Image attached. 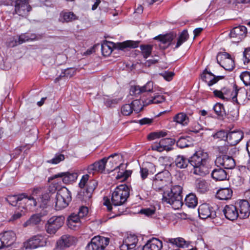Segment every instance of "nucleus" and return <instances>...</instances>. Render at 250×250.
Returning <instances> with one entry per match:
<instances>
[{"mask_svg": "<svg viewBox=\"0 0 250 250\" xmlns=\"http://www.w3.org/2000/svg\"><path fill=\"white\" fill-rule=\"evenodd\" d=\"M208 155L204 149H199L189 158L190 164L193 167L192 172L194 174L204 176L209 173V168L207 165Z\"/></svg>", "mask_w": 250, "mask_h": 250, "instance_id": "nucleus-1", "label": "nucleus"}, {"mask_svg": "<svg viewBox=\"0 0 250 250\" xmlns=\"http://www.w3.org/2000/svg\"><path fill=\"white\" fill-rule=\"evenodd\" d=\"M107 170L109 171H112L117 169H122L119 171L116 176L117 179H121L122 181L127 179L131 174V172L129 170H124L126 166L122 163L123 157L119 153H114L106 157Z\"/></svg>", "mask_w": 250, "mask_h": 250, "instance_id": "nucleus-2", "label": "nucleus"}, {"mask_svg": "<svg viewBox=\"0 0 250 250\" xmlns=\"http://www.w3.org/2000/svg\"><path fill=\"white\" fill-rule=\"evenodd\" d=\"M182 188L179 185L172 187L170 191H164L162 202L171 205L174 209H178L183 205Z\"/></svg>", "mask_w": 250, "mask_h": 250, "instance_id": "nucleus-3", "label": "nucleus"}, {"mask_svg": "<svg viewBox=\"0 0 250 250\" xmlns=\"http://www.w3.org/2000/svg\"><path fill=\"white\" fill-rule=\"evenodd\" d=\"M214 95L215 97L222 99L226 101L231 100L233 103L239 104V102L237 99V97L239 98L241 94H245V91L241 88L238 89L236 84L233 85V89L230 90L229 89L222 90H214L213 91Z\"/></svg>", "mask_w": 250, "mask_h": 250, "instance_id": "nucleus-4", "label": "nucleus"}, {"mask_svg": "<svg viewBox=\"0 0 250 250\" xmlns=\"http://www.w3.org/2000/svg\"><path fill=\"white\" fill-rule=\"evenodd\" d=\"M129 196V190L125 185L117 186L112 192V204L115 206H121L125 204Z\"/></svg>", "mask_w": 250, "mask_h": 250, "instance_id": "nucleus-5", "label": "nucleus"}, {"mask_svg": "<svg viewBox=\"0 0 250 250\" xmlns=\"http://www.w3.org/2000/svg\"><path fill=\"white\" fill-rule=\"evenodd\" d=\"M171 175L167 171L157 173L152 183V188L156 191H164L171 183Z\"/></svg>", "mask_w": 250, "mask_h": 250, "instance_id": "nucleus-6", "label": "nucleus"}, {"mask_svg": "<svg viewBox=\"0 0 250 250\" xmlns=\"http://www.w3.org/2000/svg\"><path fill=\"white\" fill-rule=\"evenodd\" d=\"M71 201V195L70 191L63 187L59 190L56 196V209L61 210L67 207Z\"/></svg>", "mask_w": 250, "mask_h": 250, "instance_id": "nucleus-7", "label": "nucleus"}, {"mask_svg": "<svg viewBox=\"0 0 250 250\" xmlns=\"http://www.w3.org/2000/svg\"><path fill=\"white\" fill-rule=\"evenodd\" d=\"M109 239L101 236L93 237L90 243L88 244L86 250H104L109 244Z\"/></svg>", "mask_w": 250, "mask_h": 250, "instance_id": "nucleus-8", "label": "nucleus"}, {"mask_svg": "<svg viewBox=\"0 0 250 250\" xmlns=\"http://www.w3.org/2000/svg\"><path fill=\"white\" fill-rule=\"evenodd\" d=\"M217 62L225 70L231 71L234 68V60L227 52L219 54L217 56Z\"/></svg>", "mask_w": 250, "mask_h": 250, "instance_id": "nucleus-9", "label": "nucleus"}, {"mask_svg": "<svg viewBox=\"0 0 250 250\" xmlns=\"http://www.w3.org/2000/svg\"><path fill=\"white\" fill-rule=\"evenodd\" d=\"M64 217L62 216H53L47 221L46 231L48 233L54 234L64 224Z\"/></svg>", "mask_w": 250, "mask_h": 250, "instance_id": "nucleus-10", "label": "nucleus"}, {"mask_svg": "<svg viewBox=\"0 0 250 250\" xmlns=\"http://www.w3.org/2000/svg\"><path fill=\"white\" fill-rule=\"evenodd\" d=\"M46 238L42 235L38 234L30 238L24 243L26 249H34L46 245Z\"/></svg>", "mask_w": 250, "mask_h": 250, "instance_id": "nucleus-11", "label": "nucleus"}, {"mask_svg": "<svg viewBox=\"0 0 250 250\" xmlns=\"http://www.w3.org/2000/svg\"><path fill=\"white\" fill-rule=\"evenodd\" d=\"M247 33V28L245 26L239 25L234 27L229 35L232 42H239L245 38Z\"/></svg>", "mask_w": 250, "mask_h": 250, "instance_id": "nucleus-12", "label": "nucleus"}, {"mask_svg": "<svg viewBox=\"0 0 250 250\" xmlns=\"http://www.w3.org/2000/svg\"><path fill=\"white\" fill-rule=\"evenodd\" d=\"M174 143V140L171 138L162 139L159 142H155L151 146V148L153 150L159 152H162L164 150L169 151Z\"/></svg>", "mask_w": 250, "mask_h": 250, "instance_id": "nucleus-13", "label": "nucleus"}, {"mask_svg": "<svg viewBox=\"0 0 250 250\" xmlns=\"http://www.w3.org/2000/svg\"><path fill=\"white\" fill-rule=\"evenodd\" d=\"M215 163L217 167L222 166L226 169H232L236 165L234 159L231 156L228 155L217 157Z\"/></svg>", "mask_w": 250, "mask_h": 250, "instance_id": "nucleus-14", "label": "nucleus"}, {"mask_svg": "<svg viewBox=\"0 0 250 250\" xmlns=\"http://www.w3.org/2000/svg\"><path fill=\"white\" fill-rule=\"evenodd\" d=\"M15 12L20 16H26L31 11L29 0H16L15 1Z\"/></svg>", "mask_w": 250, "mask_h": 250, "instance_id": "nucleus-15", "label": "nucleus"}, {"mask_svg": "<svg viewBox=\"0 0 250 250\" xmlns=\"http://www.w3.org/2000/svg\"><path fill=\"white\" fill-rule=\"evenodd\" d=\"M78 177V174L76 172H60L50 177L49 180H52L57 178H62V181L63 183L67 184L76 181Z\"/></svg>", "mask_w": 250, "mask_h": 250, "instance_id": "nucleus-16", "label": "nucleus"}, {"mask_svg": "<svg viewBox=\"0 0 250 250\" xmlns=\"http://www.w3.org/2000/svg\"><path fill=\"white\" fill-rule=\"evenodd\" d=\"M237 210L239 213V217L240 219L248 218L250 214V204L246 200H242L236 203Z\"/></svg>", "mask_w": 250, "mask_h": 250, "instance_id": "nucleus-17", "label": "nucleus"}, {"mask_svg": "<svg viewBox=\"0 0 250 250\" xmlns=\"http://www.w3.org/2000/svg\"><path fill=\"white\" fill-rule=\"evenodd\" d=\"M138 242V239L134 234H129L125 237L121 248L122 250H134Z\"/></svg>", "mask_w": 250, "mask_h": 250, "instance_id": "nucleus-18", "label": "nucleus"}, {"mask_svg": "<svg viewBox=\"0 0 250 250\" xmlns=\"http://www.w3.org/2000/svg\"><path fill=\"white\" fill-rule=\"evenodd\" d=\"M201 78L208 86H211L217 83L219 80L223 79L224 76H215L206 69L201 75Z\"/></svg>", "mask_w": 250, "mask_h": 250, "instance_id": "nucleus-19", "label": "nucleus"}, {"mask_svg": "<svg viewBox=\"0 0 250 250\" xmlns=\"http://www.w3.org/2000/svg\"><path fill=\"white\" fill-rule=\"evenodd\" d=\"M199 216L202 219L214 217L216 212L213 208L208 204H203L198 208Z\"/></svg>", "mask_w": 250, "mask_h": 250, "instance_id": "nucleus-20", "label": "nucleus"}, {"mask_svg": "<svg viewBox=\"0 0 250 250\" xmlns=\"http://www.w3.org/2000/svg\"><path fill=\"white\" fill-rule=\"evenodd\" d=\"M223 212L225 217L229 220L233 221L239 217V213L236 204L235 205L231 204L226 205Z\"/></svg>", "mask_w": 250, "mask_h": 250, "instance_id": "nucleus-21", "label": "nucleus"}, {"mask_svg": "<svg viewBox=\"0 0 250 250\" xmlns=\"http://www.w3.org/2000/svg\"><path fill=\"white\" fill-rule=\"evenodd\" d=\"M76 238L69 235H62L57 242V247L60 250L69 247L76 242Z\"/></svg>", "mask_w": 250, "mask_h": 250, "instance_id": "nucleus-22", "label": "nucleus"}, {"mask_svg": "<svg viewBox=\"0 0 250 250\" xmlns=\"http://www.w3.org/2000/svg\"><path fill=\"white\" fill-rule=\"evenodd\" d=\"M243 136L241 131H231L228 133L227 141L230 146H235L242 139Z\"/></svg>", "mask_w": 250, "mask_h": 250, "instance_id": "nucleus-23", "label": "nucleus"}, {"mask_svg": "<svg viewBox=\"0 0 250 250\" xmlns=\"http://www.w3.org/2000/svg\"><path fill=\"white\" fill-rule=\"evenodd\" d=\"M156 171L155 166L150 162H146L140 167V175L142 180L146 179L149 174H153Z\"/></svg>", "mask_w": 250, "mask_h": 250, "instance_id": "nucleus-24", "label": "nucleus"}, {"mask_svg": "<svg viewBox=\"0 0 250 250\" xmlns=\"http://www.w3.org/2000/svg\"><path fill=\"white\" fill-rule=\"evenodd\" d=\"M162 247V242L157 238H153L147 241L143 250H161Z\"/></svg>", "mask_w": 250, "mask_h": 250, "instance_id": "nucleus-25", "label": "nucleus"}, {"mask_svg": "<svg viewBox=\"0 0 250 250\" xmlns=\"http://www.w3.org/2000/svg\"><path fill=\"white\" fill-rule=\"evenodd\" d=\"M4 247H7L13 244L16 240V234L13 231H6L1 237Z\"/></svg>", "mask_w": 250, "mask_h": 250, "instance_id": "nucleus-26", "label": "nucleus"}, {"mask_svg": "<svg viewBox=\"0 0 250 250\" xmlns=\"http://www.w3.org/2000/svg\"><path fill=\"white\" fill-rule=\"evenodd\" d=\"M232 193L231 188H221L216 192V197L220 200H227L231 198Z\"/></svg>", "mask_w": 250, "mask_h": 250, "instance_id": "nucleus-27", "label": "nucleus"}, {"mask_svg": "<svg viewBox=\"0 0 250 250\" xmlns=\"http://www.w3.org/2000/svg\"><path fill=\"white\" fill-rule=\"evenodd\" d=\"M211 176L216 181H223L227 179V173L223 168H218L212 171Z\"/></svg>", "mask_w": 250, "mask_h": 250, "instance_id": "nucleus-28", "label": "nucleus"}, {"mask_svg": "<svg viewBox=\"0 0 250 250\" xmlns=\"http://www.w3.org/2000/svg\"><path fill=\"white\" fill-rule=\"evenodd\" d=\"M173 121L185 126L189 123V118L184 112H180L176 114L173 118Z\"/></svg>", "mask_w": 250, "mask_h": 250, "instance_id": "nucleus-29", "label": "nucleus"}, {"mask_svg": "<svg viewBox=\"0 0 250 250\" xmlns=\"http://www.w3.org/2000/svg\"><path fill=\"white\" fill-rule=\"evenodd\" d=\"M195 189L200 193H204L208 190V186L206 181L202 179H198L195 183Z\"/></svg>", "mask_w": 250, "mask_h": 250, "instance_id": "nucleus-30", "label": "nucleus"}, {"mask_svg": "<svg viewBox=\"0 0 250 250\" xmlns=\"http://www.w3.org/2000/svg\"><path fill=\"white\" fill-rule=\"evenodd\" d=\"M77 19V16L71 12H62L59 19V21L62 22H71Z\"/></svg>", "mask_w": 250, "mask_h": 250, "instance_id": "nucleus-31", "label": "nucleus"}, {"mask_svg": "<svg viewBox=\"0 0 250 250\" xmlns=\"http://www.w3.org/2000/svg\"><path fill=\"white\" fill-rule=\"evenodd\" d=\"M15 198L17 202L24 199L26 201V203L28 204L29 205L34 207L37 205V202L34 197L32 196H28L25 193L20 194L18 196H16Z\"/></svg>", "mask_w": 250, "mask_h": 250, "instance_id": "nucleus-32", "label": "nucleus"}, {"mask_svg": "<svg viewBox=\"0 0 250 250\" xmlns=\"http://www.w3.org/2000/svg\"><path fill=\"white\" fill-rule=\"evenodd\" d=\"M175 162L176 167L181 169L186 168L190 164L189 158L188 159L182 155L178 156Z\"/></svg>", "mask_w": 250, "mask_h": 250, "instance_id": "nucleus-33", "label": "nucleus"}, {"mask_svg": "<svg viewBox=\"0 0 250 250\" xmlns=\"http://www.w3.org/2000/svg\"><path fill=\"white\" fill-rule=\"evenodd\" d=\"M168 242L176 246L178 248H183L187 247L189 243L186 241L184 238L182 237H177L175 238H169Z\"/></svg>", "mask_w": 250, "mask_h": 250, "instance_id": "nucleus-34", "label": "nucleus"}, {"mask_svg": "<svg viewBox=\"0 0 250 250\" xmlns=\"http://www.w3.org/2000/svg\"><path fill=\"white\" fill-rule=\"evenodd\" d=\"M19 37L20 39V42L21 43V44L26 42L39 40L41 38L40 36H37L35 34L33 33L21 34L19 35Z\"/></svg>", "mask_w": 250, "mask_h": 250, "instance_id": "nucleus-35", "label": "nucleus"}, {"mask_svg": "<svg viewBox=\"0 0 250 250\" xmlns=\"http://www.w3.org/2000/svg\"><path fill=\"white\" fill-rule=\"evenodd\" d=\"M185 204L188 208H194L198 204L196 195L193 193L188 195L185 198Z\"/></svg>", "mask_w": 250, "mask_h": 250, "instance_id": "nucleus-36", "label": "nucleus"}, {"mask_svg": "<svg viewBox=\"0 0 250 250\" xmlns=\"http://www.w3.org/2000/svg\"><path fill=\"white\" fill-rule=\"evenodd\" d=\"M139 42L133 41H126L121 42L118 44V48L121 50H124L127 47L135 48L139 46Z\"/></svg>", "mask_w": 250, "mask_h": 250, "instance_id": "nucleus-37", "label": "nucleus"}, {"mask_svg": "<svg viewBox=\"0 0 250 250\" xmlns=\"http://www.w3.org/2000/svg\"><path fill=\"white\" fill-rule=\"evenodd\" d=\"M175 36L173 34H167L165 35H159L155 39H159L162 43L168 45L171 43Z\"/></svg>", "mask_w": 250, "mask_h": 250, "instance_id": "nucleus-38", "label": "nucleus"}, {"mask_svg": "<svg viewBox=\"0 0 250 250\" xmlns=\"http://www.w3.org/2000/svg\"><path fill=\"white\" fill-rule=\"evenodd\" d=\"M113 43L111 42L104 43L101 46L102 54L104 56H108L112 53Z\"/></svg>", "mask_w": 250, "mask_h": 250, "instance_id": "nucleus-39", "label": "nucleus"}, {"mask_svg": "<svg viewBox=\"0 0 250 250\" xmlns=\"http://www.w3.org/2000/svg\"><path fill=\"white\" fill-rule=\"evenodd\" d=\"M167 134V131L165 130H160L156 132H153L149 133L147 136V139L149 140H153L156 139L166 137Z\"/></svg>", "mask_w": 250, "mask_h": 250, "instance_id": "nucleus-40", "label": "nucleus"}, {"mask_svg": "<svg viewBox=\"0 0 250 250\" xmlns=\"http://www.w3.org/2000/svg\"><path fill=\"white\" fill-rule=\"evenodd\" d=\"M19 36H12L9 37L6 41V44L8 47H14L18 44H21Z\"/></svg>", "mask_w": 250, "mask_h": 250, "instance_id": "nucleus-41", "label": "nucleus"}, {"mask_svg": "<svg viewBox=\"0 0 250 250\" xmlns=\"http://www.w3.org/2000/svg\"><path fill=\"white\" fill-rule=\"evenodd\" d=\"M106 157H104L101 160L95 162L94 164L96 167L98 172L102 173L106 167Z\"/></svg>", "mask_w": 250, "mask_h": 250, "instance_id": "nucleus-42", "label": "nucleus"}, {"mask_svg": "<svg viewBox=\"0 0 250 250\" xmlns=\"http://www.w3.org/2000/svg\"><path fill=\"white\" fill-rule=\"evenodd\" d=\"M188 38V34L187 30H184L180 35L177 42L175 48H177L180 46Z\"/></svg>", "mask_w": 250, "mask_h": 250, "instance_id": "nucleus-43", "label": "nucleus"}, {"mask_svg": "<svg viewBox=\"0 0 250 250\" xmlns=\"http://www.w3.org/2000/svg\"><path fill=\"white\" fill-rule=\"evenodd\" d=\"M142 53L145 58H147L151 54L152 50L151 45L146 44L140 46Z\"/></svg>", "mask_w": 250, "mask_h": 250, "instance_id": "nucleus-44", "label": "nucleus"}, {"mask_svg": "<svg viewBox=\"0 0 250 250\" xmlns=\"http://www.w3.org/2000/svg\"><path fill=\"white\" fill-rule=\"evenodd\" d=\"M165 98L164 96L161 95H157L150 99H148L146 101L147 104H160L164 102Z\"/></svg>", "mask_w": 250, "mask_h": 250, "instance_id": "nucleus-45", "label": "nucleus"}, {"mask_svg": "<svg viewBox=\"0 0 250 250\" xmlns=\"http://www.w3.org/2000/svg\"><path fill=\"white\" fill-rule=\"evenodd\" d=\"M41 220V216L40 214H34L24 224L23 226L24 227H26L29 225H37L40 222Z\"/></svg>", "mask_w": 250, "mask_h": 250, "instance_id": "nucleus-46", "label": "nucleus"}, {"mask_svg": "<svg viewBox=\"0 0 250 250\" xmlns=\"http://www.w3.org/2000/svg\"><path fill=\"white\" fill-rule=\"evenodd\" d=\"M51 191H52L50 189L49 191H45L42 193L41 197H40V200L42 204L41 206H42V207H44V206L47 205L48 201L50 199L52 195Z\"/></svg>", "mask_w": 250, "mask_h": 250, "instance_id": "nucleus-47", "label": "nucleus"}, {"mask_svg": "<svg viewBox=\"0 0 250 250\" xmlns=\"http://www.w3.org/2000/svg\"><path fill=\"white\" fill-rule=\"evenodd\" d=\"M98 185V183L95 180H90L87 184L86 190L87 193H89L91 195V193L94 191Z\"/></svg>", "mask_w": 250, "mask_h": 250, "instance_id": "nucleus-48", "label": "nucleus"}, {"mask_svg": "<svg viewBox=\"0 0 250 250\" xmlns=\"http://www.w3.org/2000/svg\"><path fill=\"white\" fill-rule=\"evenodd\" d=\"M130 104L132 106L133 111H134L136 113H139L143 109L142 101L140 100H135L133 101Z\"/></svg>", "mask_w": 250, "mask_h": 250, "instance_id": "nucleus-49", "label": "nucleus"}, {"mask_svg": "<svg viewBox=\"0 0 250 250\" xmlns=\"http://www.w3.org/2000/svg\"><path fill=\"white\" fill-rule=\"evenodd\" d=\"M121 112L124 116L130 115L133 112L132 106L130 104L123 105L121 108Z\"/></svg>", "mask_w": 250, "mask_h": 250, "instance_id": "nucleus-50", "label": "nucleus"}, {"mask_svg": "<svg viewBox=\"0 0 250 250\" xmlns=\"http://www.w3.org/2000/svg\"><path fill=\"white\" fill-rule=\"evenodd\" d=\"M67 221L70 222L71 223H76L77 224L82 225V220L79 217L77 213H73L71 214L67 218Z\"/></svg>", "mask_w": 250, "mask_h": 250, "instance_id": "nucleus-51", "label": "nucleus"}, {"mask_svg": "<svg viewBox=\"0 0 250 250\" xmlns=\"http://www.w3.org/2000/svg\"><path fill=\"white\" fill-rule=\"evenodd\" d=\"M240 78L245 85H250V72L244 71L242 72Z\"/></svg>", "mask_w": 250, "mask_h": 250, "instance_id": "nucleus-52", "label": "nucleus"}, {"mask_svg": "<svg viewBox=\"0 0 250 250\" xmlns=\"http://www.w3.org/2000/svg\"><path fill=\"white\" fill-rule=\"evenodd\" d=\"M76 69L74 68H69L65 69L62 72L60 77H66L70 78L76 73Z\"/></svg>", "mask_w": 250, "mask_h": 250, "instance_id": "nucleus-53", "label": "nucleus"}, {"mask_svg": "<svg viewBox=\"0 0 250 250\" xmlns=\"http://www.w3.org/2000/svg\"><path fill=\"white\" fill-rule=\"evenodd\" d=\"M228 133L224 130H219L212 135L214 139H218L220 140H227Z\"/></svg>", "mask_w": 250, "mask_h": 250, "instance_id": "nucleus-54", "label": "nucleus"}, {"mask_svg": "<svg viewBox=\"0 0 250 250\" xmlns=\"http://www.w3.org/2000/svg\"><path fill=\"white\" fill-rule=\"evenodd\" d=\"M141 87L139 85H133L130 87L129 93L131 95L137 96L142 93Z\"/></svg>", "mask_w": 250, "mask_h": 250, "instance_id": "nucleus-55", "label": "nucleus"}, {"mask_svg": "<svg viewBox=\"0 0 250 250\" xmlns=\"http://www.w3.org/2000/svg\"><path fill=\"white\" fill-rule=\"evenodd\" d=\"M65 157L64 155L62 154H56L55 157L53 159L48 161V162L53 164H57L60 162L63 161Z\"/></svg>", "mask_w": 250, "mask_h": 250, "instance_id": "nucleus-56", "label": "nucleus"}, {"mask_svg": "<svg viewBox=\"0 0 250 250\" xmlns=\"http://www.w3.org/2000/svg\"><path fill=\"white\" fill-rule=\"evenodd\" d=\"M155 208L154 207H152L148 208L142 209L140 211V213L145 214L146 216H151L155 213Z\"/></svg>", "mask_w": 250, "mask_h": 250, "instance_id": "nucleus-57", "label": "nucleus"}, {"mask_svg": "<svg viewBox=\"0 0 250 250\" xmlns=\"http://www.w3.org/2000/svg\"><path fill=\"white\" fill-rule=\"evenodd\" d=\"M213 110L217 115L222 116L224 110V106L223 104L217 103L214 105Z\"/></svg>", "mask_w": 250, "mask_h": 250, "instance_id": "nucleus-58", "label": "nucleus"}, {"mask_svg": "<svg viewBox=\"0 0 250 250\" xmlns=\"http://www.w3.org/2000/svg\"><path fill=\"white\" fill-rule=\"evenodd\" d=\"M62 181H53L49 186V189L53 191H55L57 190H60L62 187H61Z\"/></svg>", "mask_w": 250, "mask_h": 250, "instance_id": "nucleus-59", "label": "nucleus"}, {"mask_svg": "<svg viewBox=\"0 0 250 250\" xmlns=\"http://www.w3.org/2000/svg\"><path fill=\"white\" fill-rule=\"evenodd\" d=\"M177 146L181 148H185L188 146V141L184 137H181L177 141Z\"/></svg>", "mask_w": 250, "mask_h": 250, "instance_id": "nucleus-60", "label": "nucleus"}, {"mask_svg": "<svg viewBox=\"0 0 250 250\" xmlns=\"http://www.w3.org/2000/svg\"><path fill=\"white\" fill-rule=\"evenodd\" d=\"M88 212V208L86 207L82 206L79 208L77 215L83 220V218L85 217Z\"/></svg>", "mask_w": 250, "mask_h": 250, "instance_id": "nucleus-61", "label": "nucleus"}, {"mask_svg": "<svg viewBox=\"0 0 250 250\" xmlns=\"http://www.w3.org/2000/svg\"><path fill=\"white\" fill-rule=\"evenodd\" d=\"M89 175L88 174L84 175L82 176L80 182L79 184V186L80 188H83L85 187L86 188L87 184L88 182Z\"/></svg>", "mask_w": 250, "mask_h": 250, "instance_id": "nucleus-62", "label": "nucleus"}, {"mask_svg": "<svg viewBox=\"0 0 250 250\" xmlns=\"http://www.w3.org/2000/svg\"><path fill=\"white\" fill-rule=\"evenodd\" d=\"M153 83L151 81L148 82L146 85L141 86L142 92H150L153 90Z\"/></svg>", "mask_w": 250, "mask_h": 250, "instance_id": "nucleus-63", "label": "nucleus"}, {"mask_svg": "<svg viewBox=\"0 0 250 250\" xmlns=\"http://www.w3.org/2000/svg\"><path fill=\"white\" fill-rule=\"evenodd\" d=\"M104 104L107 107H111L113 105L118 103V100L116 99H111L108 97L104 98Z\"/></svg>", "mask_w": 250, "mask_h": 250, "instance_id": "nucleus-64", "label": "nucleus"}]
</instances>
